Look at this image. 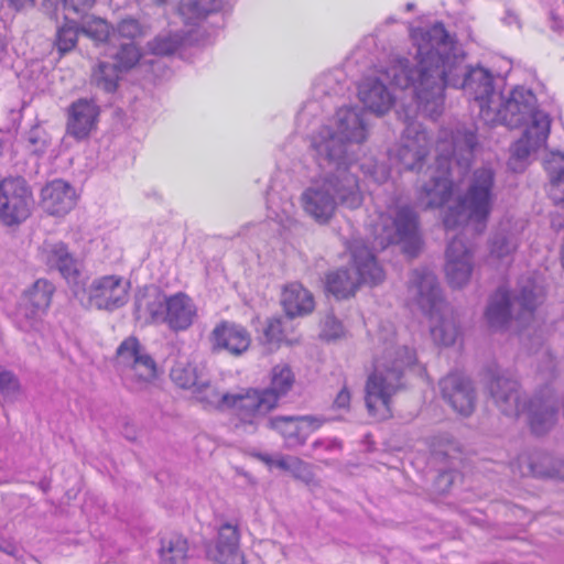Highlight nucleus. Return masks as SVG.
<instances>
[{
    "mask_svg": "<svg viewBox=\"0 0 564 564\" xmlns=\"http://www.w3.org/2000/svg\"><path fill=\"white\" fill-rule=\"evenodd\" d=\"M417 45V67L395 64L390 75L401 87H414L417 110L435 119L444 107L446 86L459 88L479 108V116L496 123L498 109L507 99L497 94L489 69L465 64V55L441 22L421 29L414 35Z\"/></svg>",
    "mask_w": 564,
    "mask_h": 564,
    "instance_id": "obj_1",
    "label": "nucleus"
},
{
    "mask_svg": "<svg viewBox=\"0 0 564 564\" xmlns=\"http://www.w3.org/2000/svg\"><path fill=\"white\" fill-rule=\"evenodd\" d=\"M369 130L370 123L365 109L357 106L337 109L329 123L321 127L311 137V149L318 166L349 165L352 171L362 172L375 183H384L390 173L383 164L372 159L359 162L349 153V145L364 143L368 139Z\"/></svg>",
    "mask_w": 564,
    "mask_h": 564,
    "instance_id": "obj_2",
    "label": "nucleus"
},
{
    "mask_svg": "<svg viewBox=\"0 0 564 564\" xmlns=\"http://www.w3.org/2000/svg\"><path fill=\"white\" fill-rule=\"evenodd\" d=\"M349 165L333 164L314 180L301 195L304 212L321 225L328 224L338 206L357 209L364 203L358 172Z\"/></svg>",
    "mask_w": 564,
    "mask_h": 564,
    "instance_id": "obj_3",
    "label": "nucleus"
},
{
    "mask_svg": "<svg viewBox=\"0 0 564 564\" xmlns=\"http://www.w3.org/2000/svg\"><path fill=\"white\" fill-rule=\"evenodd\" d=\"M496 123L511 129L525 126L522 137L511 147L509 165L517 171L516 164L524 162L531 153L543 145L550 134L551 118L536 106V97L530 89L517 87L498 109Z\"/></svg>",
    "mask_w": 564,
    "mask_h": 564,
    "instance_id": "obj_4",
    "label": "nucleus"
},
{
    "mask_svg": "<svg viewBox=\"0 0 564 564\" xmlns=\"http://www.w3.org/2000/svg\"><path fill=\"white\" fill-rule=\"evenodd\" d=\"M477 145L476 132L471 129H456L451 141L441 139L437 143V172L433 174L417 194V204L424 209L438 208L448 202L453 194L451 170L455 163L466 171L474 159Z\"/></svg>",
    "mask_w": 564,
    "mask_h": 564,
    "instance_id": "obj_5",
    "label": "nucleus"
},
{
    "mask_svg": "<svg viewBox=\"0 0 564 564\" xmlns=\"http://www.w3.org/2000/svg\"><path fill=\"white\" fill-rule=\"evenodd\" d=\"M486 389L502 414L516 417L528 411L529 423L534 434H545L555 424L557 401L553 397H534L527 406L519 382L506 372L488 371Z\"/></svg>",
    "mask_w": 564,
    "mask_h": 564,
    "instance_id": "obj_6",
    "label": "nucleus"
},
{
    "mask_svg": "<svg viewBox=\"0 0 564 564\" xmlns=\"http://www.w3.org/2000/svg\"><path fill=\"white\" fill-rule=\"evenodd\" d=\"M415 360V352L406 346L389 347L383 356L375 360V369L368 377L365 395L371 416L383 420L391 415V398L402 388L403 372Z\"/></svg>",
    "mask_w": 564,
    "mask_h": 564,
    "instance_id": "obj_7",
    "label": "nucleus"
},
{
    "mask_svg": "<svg viewBox=\"0 0 564 564\" xmlns=\"http://www.w3.org/2000/svg\"><path fill=\"white\" fill-rule=\"evenodd\" d=\"M409 294L420 310L431 318V335L434 341L443 346L453 345L459 330L444 301L436 275L425 268L413 270Z\"/></svg>",
    "mask_w": 564,
    "mask_h": 564,
    "instance_id": "obj_8",
    "label": "nucleus"
},
{
    "mask_svg": "<svg viewBox=\"0 0 564 564\" xmlns=\"http://www.w3.org/2000/svg\"><path fill=\"white\" fill-rule=\"evenodd\" d=\"M497 198L496 173L489 166L476 169L469 180L467 189L444 216L446 229L475 223L482 228L494 209Z\"/></svg>",
    "mask_w": 564,
    "mask_h": 564,
    "instance_id": "obj_9",
    "label": "nucleus"
},
{
    "mask_svg": "<svg viewBox=\"0 0 564 564\" xmlns=\"http://www.w3.org/2000/svg\"><path fill=\"white\" fill-rule=\"evenodd\" d=\"M542 301V289L530 278L521 279L512 294L502 288L498 289L490 299L486 317L495 328L506 327L511 318L527 323Z\"/></svg>",
    "mask_w": 564,
    "mask_h": 564,
    "instance_id": "obj_10",
    "label": "nucleus"
},
{
    "mask_svg": "<svg viewBox=\"0 0 564 564\" xmlns=\"http://www.w3.org/2000/svg\"><path fill=\"white\" fill-rule=\"evenodd\" d=\"M348 249L356 274L348 269H340L326 275V290L337 299L354 295L361 283L377 285L384 280L382 267L364 240L354 239L349 242Z\"/></svg>",
    "mask_w": 564,
    "mask_h": 564,
    "instance_id": "obj_11",
    "label": "nucleus"
},
{
    "mask_svg": "<svg viewBox=\"0 0 564 564\" xmlns=\"http://www.w3.org/2000/svg\"><path fill=\"white\" fill-rule=\"evenodd\" d=\"M294 380L290 366L281 364L272 368L268 388L245 390V398L238 399V411L249 422L250 433H254L268 413L276 408L280 398L292 389Z\"/></svg>",
    "mask_w": 564,
    "mask_h": 564,
    "instance_id": "obj_12",
    "label": "nucleus"
},
{
    "mask_svg": "<svg viewBox=\"0 0 564 564\" xmlns=\"http://www.w3.org/2000/svg\"><path fill=\"white\" fill-rule=\"evenodd\" d=\"M375 243L381 249L390 245L400 243L403 251L411 257L416 256L420 249L419 216L408 205L389 208L380 213L373 225Z\"/></svg>",
    "mask_w": 564,
    "mask_h": 564,
    "instance_id": "obj_13",
    "label": "nucleus"
},
{
    "mask_svg": "<svg viewBox=\"0 0 564 564\" xmlns=\"http://www.w3.org/2000/svg\"><path fill=\"white\" fill-rule=\"evenodd\" d=\"M117 366L127 386L141 390L156 377V364L134 336L126 338L117 348Z\"/></svg>",
    "mask_w": 564,
    "mask_h": 564,
    "instance_id": "obj_14",
    "label": "nucleus"
},
{
    "mask_svg": "<svg viewBox=\"0 0 564 564\" xmlns=\"http://www.w3.org/2000/svg\"><path fill=\"white\" fill-rule=\"evenodd\" d=\"M400 62L406 63L410 67H417V61L415 63L410 62L408 58L399 57L394 58L390 62L389 66L379 72L378 76H369L366 77L358 86V97L360 101L364 104L365 108L370 110L376 115H383L391 109L394 104V96L386 85V82H389L391 85L400 88V89H411L413 93L415 102L417 104V99L415 96L414 87H401L394 80V78L389 74L391 68L399 64Z\"/></svg>",
    "mask_w": 564,
    "mask_h": 564,
    "instance_id": "obj_15",
    "label": "nucleus"
},
{
    "mask_svg": "<svg viewBox=\"0 0 564 564\" xmlns=\"http://www.w3.org/2000/svg\"><path fill=\"white\" fill-rule=\"evenodd\" d=\"M32 192L22 177L0 182V220L6 226L22 224L31 215Z\"/></svg>",
    "mask_w": 564,
    "mask_h": 564,
    "instance_id": "obj_16",
    "label": "nucleus"
},
{
    "mask_svg": "<svg viewBox=\"0 0 564 564\" xmlns=\"http://www.w3.org/2000/svg\"><path fill=\"white\" fill-rule=\"evenodd\" d=\"M431 140L422 124L410 120L406 122L400 143L390 150L389 155L391 160L400 163L404 170H420L429 154Z\"/></svg>",
    "mask_w": 564,
    "mask_h": 564,
    "instance_id": "obj_17",
    "label": "nucleus"
},
{
    "mask_svg": "<svg viewBox=\"0 0 564 564\" xmlns=\"http://www.w3.org/2000/svg\"><path fill=\"white\" fill-rule=\"evenodd\" d=\"M37 261L47 271H57L68 284L82 283V262L69 251L68 246L61 240H45L39 246Z\"/></svg>",
    "mask_w": 564,
    "mask_h": 564,
    "instance_id": "obj_18",
    "label": "nucleus"
},
{
    "mask_svg": "<svg viewBox=\"0 0 564 564\" xmlns=\"http://www.w3.org/2000/svg\"><path fill=\"white\" fill-rule=\"evenodd\" d=\"M270 430L276 431L284 438L288 448L305 444L308 436L318 430L326 420L315 415H276L262 421Z\"/></svg>",
    "mask_w": 564,
    "mask_h": 564,
    "instance_id": "obj_19",
    "label": "nucleus"
},
{
    "mask_svg": "<svg viewBox=\"0 0 564 564\" xmlns=\"http://www.w3.org/2000/svg\"><path fill=\"white\" fill-rule=\"evenodd\" d=\"M129 283L118 275H105L93 280L88 289L87 301L90 307L115 311L128 301Z\"/></svg>",
    "mask_w": 564,
    "mask_h": 564,
    "instance_id": "obj_20",
    "label": "nucleus"
},
{
    "mask_svg": "<svg viewBox=\"0 0 564 564\" xmlns=\"http://www.w3.org/2000/svg\"><path fill=\"white\" fill-rule=\"evenodd\" d=\"M443 400L459 415L475 411L477 394L471 380L463 373L451 372L440 381Z\"/></svg>",
    "mask_w": 564,
    "mask_h": 564,
    "instance_id": "obj_21",
    "label": "nucleus"
},
{
    "mask_svg": "<svg viewBox=\"0 0 564 564\" xmlns=\"http://www.w3.org/2000/svg\"><path fill=\"white\" fill-rule=\"evenodd\" d=\"M445 274L452 288L465 286L474 269V250L462 237H454L447 245L445 252Z\"/></svg>",
    "mask_w": 564,
    "mask_h": 564,
    "instance_id": "obj_22",
    "label": "nucleus"
},
{
    "mask_svg": "<svg viewBox=\"0 0 564 564\" xmlns=\"http://www.w3.org/2000/svg\"><path fill=\"white\" fill-rule=\"evenodd\" d=\"M99 107L94 100L78 99L74 101L67 113L66 133L76 141L87 139L96 128Z\"/></svg>",
    "mask_w": 564,
    "mask_h": 564,
    "instance_id": "obj_23",
    "label": "nucleus"
},
{
    "mask_svg": "<svg viewBox=\"0 0 564 564\" xmlns=\"http://www.w3.org/2000/svg\"><path fill=\"white\" fill-rule=\"evenodd\" d=\"M210 341L214 350H226L234 356H240L248 350L251 337L243 326L223 321L213 329Z\"/></svg>",
    "mask_w": 564,
    "mask_h": 564,
    "instance_id": "obj_24",
    "label": "nucleus"
},
{
    "mask_svg": "<svg viewBox=\"0 0 564 564\" xmlns=\"http://www.w3.org/2000/svg\"><path fill=\"white\" fill-rule=\"evenodd\" d=\"M521 241V231L509 221L500 223L488 240L489 259L510 264Z\"/></svg>",
    "mask_w": 564,
    "mask_h": 564,
    "instance_id": "obj_25",
    "label": "nucleus"
},
{
    "mask_svg": "<svg viewBox=\"0 0 564 564\" xmlns=\"http://www.w3.org/2000/svg\"><path fill=\"white\" fill-rule=\"evenodd\" d=\"M167 296L156 286L140 289L134 297L135 318L144 324H163Z\"/></svg>",
    "mask_w": 564,
    "mask_h": 564,
    "instance_id": "obj_26",
    "label": "nucleus"
},
{
    "mask_svg": "<svg viewBox=\"0 0 564 564\" xmlns=\"http://www.w3.org/2000/svg\"><path fill=\"white\" fill-rule=\"evenodd\" d=\"M194 393L200 402L207 406H213L219 410H230L237 420L236 427H242L246 432L250 433L249 422L245 420L238 411V399L245 398V391L240 393H220L206 380L202 379L194 388Z\"/></svg>",
    "mask_w": 564,
    "mask_h": 564,
    "instance_id": "obj_27",
    "label": "nucleus"
},
{
    "mask_svg": "<svg viewBox=\"0 0 564 564\" xmlns=\"http://www.w3.org/2000/svg\"><path fill=\"white\" fill-rule=\"evenodd\" d=\"M239 541L238 527L223 523L218 529L215 547L208 550V555L218 564H245Z\"/></svg>",
    "mask_w": 564,
    "mask_h": 564,
    "instance_id": "obj_28",
    "label": "nucleus"
},
{
    "mask_svg": "<svg viewBox=\"0 0 564 564\" xmlns=\"http://www.w3.org/2000/svg\"><path fill=\"white\" fill-rule=\"evenodd\" d=\"M197 316L194 301L183 292L167 296L163 324L174 332L189 328Z\"/></svg>",
    "mask_w": 564,
    "mask_h": 564,
    "instance_id": "obj_29",
    "label": "nucleus"
},
{
    "mask_svg": "<svg viewBox=\"0 0 564 564\" xmlns=\"http://www.w3.org/2000/svg\"><path fill=\"white\" fill-rule=\"evenodd\" d=\"M43 208L50 215H64L75 205V189L63 180H54L46 184L41 193Z\"/></svg>",
    "mask_w": 564,
    "mask_h": 564,
    "instance_id": "obj_30",
    "label": "nucleus"
},
{
    "mask_svg": "<svg viewBox=\"0 0 564 564\" xmlns=\"http://www.w3.org/2000/svg\"><path fill=\"white\" fill-rule=\"evenodd\" d=\"M281 303L286 315L290 317L306 315L314 308L312 293L296 282L290 283L284 288Z\"/></svg>",
    "mask_w": 564,
    "mask_h": 564,
    "instance_id": "obj_31",
    "label": "nucleus"
},
{
    "mask_svg": "<svg viewBox=\"0 0 564 564\" xmlns=\"http://www.w3.org/2000/svg\"><path fill=\"white\" fill-rule=\"evenodd\" d=\"M544 167L550 178L549 196L556 206L564 208V154L551 153Z\"/></svg>",
    "mask_w": 564,
    "mask_h": 564,
    "instance_id": "obj_32",
    "label": "nucleus"
},
{
    "mask_svg": "<svg viewBox=\"0 0 564 564\" xmlns=\"http://www.w3.org/2000/svg\"><path fill=\"white\" fill-rule=\"evenodd\" d=\"M121 72L113 62L100 61L93 69L91 84L106 93H113L118 87Z\"/></svg>",
    "mask_w": 564,
    "mask_h": 564,
    "instance_id": "obj_33",
    "label": "nucleus"
},
{
    "mask_svg": "<svg viewBox=\"0 0 564 564\" xmlns=\"http://www.w3.org/2000/svg\"><path fill=\"white\" fill-rule=\"evenodd\" d=\"M188 552V543L180 534L162 538L160 555L164 564H184Z\"/></svg>",
    "mask_w": 564,
    "mask_h": 564,
    "instance_id": "obj_34",
    "label": "nucleus"
},
{
    "mask_svg": "<svg viewBox=\"0 0 564 564\" xmlns=\"http://www.w3.org/2000/svg\"><path fill=\"white\" fill-rule=\"evenodd\" d=\"M518 460L520 473L523 476L547 478L557 475L556 470L549 466L551 458L547 455H524L520 456Z\"/></svg>",
    "mask_w": 564,
    "mask_h": 564,
    "instance_id": "obj_35",
    "label": "nucleus"
},
{
    "mask_svg": "<svg viewBox=\"0 0 564 564\" xmlns=\"http://www.w3.org/2000/svg\"><path fill=\"white\" fill-rule=\"evenodd\" d=\"M44 314V311H40L33 305L21 301L14 313V324L24 333L39 332L43 323L42 318Z\"/></svg>",
    "mask_w": 564,
    "mask_h": 564,
    "instance_id": "obj_36",
    "label": "nucleus"
},
{
    "mask_svg": "<svg viewBox=\"0 0 564 564\" xmlns=\"http://www.w3.org/2000/svg\"><path fill=\"white\" fill-rule=\"evenodd\" d=\"M54 290L55 288L52 282L45 279H39L25 292L22 301L33 305L40 311L46 312L51 304Z\"/></svg>",
    "mask_w": 564,
    "mask_h": 564,
    "instance_id": "obj_37",
    "label": "nucleus"
},
{
    "mask_svg": "<svg viewBox=\"0 0 564 564\" xmlns=\"http://www.w3.org/2000/svg\"><path fill=\"white\" fill-rule=\"evenodd\" d=\"M170 377L178 387L193 390L202 380L196 367L186 360H177L171 369Z\"/></svg>",
    "mask_w": 564,
    "mask_h": 564,
    "instance_id": "obj_38",
    "label": "nucleus"
},
{
    "mask_svg": "<svg viewBox=\"0 0 564 564\" xmlns=\"http://www.w3.org/2000/svg\"><path fill=\"white\" fill-rule=\"evenodd\" d=\"M221 6L223 0H189L181 3L180 12L188 19H204L218 11Z\"/></svg>",
    "mask_w": 564,
    "mask_h": 564,
    "instance_id": "obj_39",
    "label": "nucleus"
},
{
    "mask_svg": "<svg viewBox=\"0 0 564 564\" xmlns=\"http://www.w3.org/2000/svg\"><path fill=\"white\" fill-rule=\"evenodd\" d=\"M80 34L91 39L96 43H104L109 39L110 28L108 23L100 18L84 17L78 25Z\"/></svg>",
    "mask_w": 564,
    "mask_h": 564,
    "instance_id": "obj_40",
    "label": "nucleus"
},
{
    "mask_svg": "<svg viewBox=\"0 0 564 564\" xmlns=\"http://www.w3.org/2000/svg\"><path fill=\"white\" fill-rule=\"evenodd\" d=\"M22 393V386L18 376L0 366V398L4 403L15 402Z\"/></svg>",
    "mask_w": 564,
    "mask_h": 564,
    "instance_id": "obj_41",
    "label": "nucleus"
},
{
    "mask_svg": "<svg viewBox=\"0 0 564 564\" xmlns=\"http://www.w3.org/2000/svg\"><path fill=\"white\" fill-rule=\"evenodd\" d=\"M79 30L75 21H67L56 32L55 45L61 54H65L75 47Z\"/></svg>",
    "mask_w": 564,
    "mask_h": 564,
    "instance_id": "obj_42",
    "label": "nucleus"
},
{
    "mask_svg": "<svg viewBox=\"0 0 564 564\" xmlns=\"http://www.w3.org/2000/svg\"><path fill=\"white\" fill-rule=\"evenodd\" d=\"M183 40V36L177 33L158 35L149 43V48L154 55H171L178 50Z\"/></svg>",
    "mask_w": 564,
    "mask_h": 564,
    "instance_id": "obj_43",
    "label": "nucleus"
},
{
    "mask_svg": "<svg viewBox=\"0 0 564 564\" xmlns=\"http://www.w3.org/2000/svg\"><path fill=\"white\" fill-rule=\"evenodd\" d=\"M267 208L268 217L280 224H283L286 219H289L293 209V205L289 198H280V203H278L276 193L269 191L267 194Z\"/></svg>",
    "mask_w": 564,
    "mask_h": 564,
    "instance_id": "obj_44",
    "label": "nucleus"
},
{
    "mask_svg": "<svg viewBox=\"0 0 564 564\" xmlns=\"http://www.w3.org/2000/svg\"><path fill=\"white\" fill-rule=\"evenodd\" d=\"M345 83L334 74H324L314 84L315 96H338L343 95Z\"/></svg>",
    "mask_w": 564,
    "mask_h": 564,
    "instance_id": "obj_45",
    "label": "nucleus"
},
{
    "mask_svg": "<svg viewBox=\"0 0 564 564\" xmlns=\"http://www.w3.org/2000/svg\"><path fill=\"white\" fill-rule=\"evenodd\" d=\"M48 145L50 137L40 126L32 127L25 134V147L32 154L42 155Z\"/></svg>",
    "mask_w": 564,
    "mask_h": 564,
    "instance_id": "obj_46",
    "label": "nucleus"
},
{
    "mask_svg": "<svg viewBox=\"0 0 564 564\" xmlns=\"http://www.w3.org/2000/svg\"><path fill=\"white\" fill-rule=\"evenodd\" d=\"M141 58L139 48L133 42L122 43L115 55L116 62L121 70L132 68Z\"/></svg>",
    "mask_w": 564,
    "mask_h": 564,
    "instance_id": "obj_47",
    "label": "nucleus"
},
{
    "mask_svg": "<svg viewBox=\"0 0 564 564\" xmlns=\"http://www.w3.org/2000/svg\"><path fill=\"white\" fill-rule=\"evenodd\" d=\"M343 448V443L338 438H319L313 442L312 451L313 454L311 457L315 458L318 462L327 464V459H325L321 451H325L327 453H339Z\"/></svg>",
    "mask_w": 564,
    "mask_h": 564,
    "instance_id": "obj_48",
    "label": "nucleus"
},
{
    "mask_svg": "<svg viewBox=\"0 0 564 564\" xmlns=\"http://www.w3.org/2000/svg\"><path fill=\"white\" fill-rule=\"evenodd\" d=\"M117 32L121 37L132 41L135 37L143 35L144 28L137 19L127 18L118 23Z\"/></svg>",
    "mask_w": 564,
    "mask_h": 564,
    "instance_id": "obj_49",
    "label": "nucleus"
},
{
    "mask_svg": "<svg viewBox=\"0 0 564 564\" xmlns=\"http://www.w3.org/2000/svg\"><path fill=\"white\" fill-rule=\"evenodd\" d=\"M344 334V326L334 315H326L322 323L321 336L327 340L339 338Z\"/></svg>",
    "mask_w": 564,
    "mask_h": 564,
    "instance_id": "obj_50",
    "label": "nucleus"
},
{
    "mask_svg": "<svg viewBox=\"0 0 564 564\" xmlns=\"http://www.w3.org/2000/svg\"><path fill=\"white\" fill-rule=\"evenodd\" d=\"M263 339L269 345H278L283 339L282 323L280 319H270L263 330Z\"/></svg>",
    "mask_w": 564,
    "mask_h": 564,
    "instance_id": "obj_51",
    "label": "nucleus"
},
{
    "mask_svg": "<svg viewBox=\"0 0 564 564\" xmlns=\"http://www.w3.org/2000/svg\"><path fill=\"white\" fill-rule=\"evenodd\" d=\"M431 446L435 455L444 456L449 455V451L456 448L453 440L447 434L433 437Z\"/></svg>",
    "mask_w": 564,
    "mask_h": 564,
    "instance_id": "obj_52",
    "label": "nucleus"
},
{
    "mask_svg": "<svg viewBox=\"0 0 564 564\" xmlns=\"http://www.w3.org/2000/svg\"><path fill=\"white\" fill-rule=\"evenodd\" d=\"M65 10L73 11L76 14H84L90 9L95 0H63Z\"/></svg>",
    "mask_w": 564,
    "mask_h": 564,
    "instance_id": "obj_53",
    "label": "nucleus"
},
{
    "mask_svg": "<svg viewBox=\"0 0 564 564\" xmlns=\"http://www.w3.org/2000/svg\"><path fill=\"white\" fill-rule=\"evenodd\" d=\"M289 471L296 478L307 479L310 476L308 464L297 457H292Z\"/></svg>",
    "mask_w": 564,
    "mask_h": 564,
    "instance_id": "obj_54",
    "label": "nucleus"
},
{
    "mask_svg": "<svg viewBox=\"0 0 564 564\" xmlns=\"http://www.w3.org/2000/svg\"><path fill=\"white\" fill-rule=\"evenodd\" d=\"M350 403V392L344 387L334 400V406L337 409H347Z\"/></svg>",
    "mask_w": 564,
    "mask_h": 564,
    "instance_id": "obj_55",
    "label": "nucleus"
},
{
    "mask_svg": "<svg viewBox=\"0 0 564 564\" xmlns=\"http://www.w3.org/2000/svg\"><path fill=\"white\" fill-rule=\"evenodd\" d=\"M8 46L9 41L7 37L6 26L0 20V63H2L8 57Z\"/></svg>",
    "mask_w": 564,
    "mask_h": 564,
    "instance_id": "obj_56",
    "label": "nucleus"
},
{
    "mask_svg": "<svg viewBox=\"0 0 564 564\" xmlns=\"http://www.w3.org/2000/svg\"><path fill=\"white\" fill-rule=\"evenodd\" d=\"M34 0H6L9 7L19 11L33 4Z\"/></svg>",
    "mask_w": 564,
    "mask_h": 564,
    "instance_id": "obj_57",
    "label": "nucleus"
},
{
    "mask_svg": "<svg viewBox=\"0 0 564 564\" xmlns=\"http://www.w3.org/2000/svg\"><path fill=\"white\" fill-rule=\"evenodd\" d=\"M292 463V456H289V457H284V456H281L276 459H274V465L275 467L282 469V470H286L289 471L290 469V465Z\"/></svg>",
    "mask_w": 564,
    "mask_h": 564,
    "instance_id": "obj_58",
    "label": "nucleus"
},
{
    "mask_svg": "<svg viewBox=\"0 0 564 564\" xmlns=\"http://www.w3.org/2000/svg\"><path fill=\"white\" fill-rule=\"evenodd\" d=\"M0 550L9 555H15L18 552L17 546L11 542H3L0 544Z\"/></svg>",
    "mask_w": 564,
    "mask_h": 564,
    "instance_id": "obj_59",
    "label": "nucleus"
},
{
    "mask_svg": "<svg viewBox=\"0 0 564 564\" xmlns=\"http://www.w3.org/2000/svg\"><path fill=\"white\" fill-rule=\"evenodd\" d=\"M259 458L262 462H264L267 465H269V466H273L274 465V459L271 456L267 455V454H260Z\"/></svg>",
    "mask_w": 564,
    "mask_h": 564,
    "instance_id": "obj_60",
    "label": "nucleus"
},
{
    "mask_svg": "<svg viewBox=\"0 0 564 564\" xmlns=\"http://www.w3.org/2000/svg\"><path fill=\"white\" fill-rule=\"evenodd\" d=\"M505 23L512 24L518 22V17L516 14L508 13L505 19Z\"/></svg>",
    "mask_w": 564,
    "mask_h": 564,
    "instance_id": "obj_61",
    "label": "nucleus"
},
{
    "mask_svg": "<svg viewBox=\"0 0 564 564\" xmlns=\"http://www.w3.org/2000/svg\"><path fill=\"white\" fill-rule=\"evenodd\" d=\"M535 344L539 346L542 344V337L540 335L534 338V345Z\"/></svg>",
    "mask_w": 564,
    "mask_h": 564,
    "instance_id": "obj_62",
    "label": "nucleus"
},
{
    "mask_svg": "<svg viewBox=\"0 0 564 564\" xmlns=\"http://www.w3.org/2000/svg\"><path fill=\"white\" fill-rule=\"evenodd\" d=\"M414 4L413 3H408L406 4V10L408 11H411L413 9Z\"/></svg>",
    "mask_w": 564,
    "mask_h": 564,
    "instance_id": "obj_63",
    "label": "nucleus"
},
{
    "mask_svg": "<svg viewBox=\"0 0 564 564\" xmlns=\"http://www.w3.org/2000/svg\"><path fill=\"white\" fill-rule=\"evenodd\" d=\"M188 21H192V24H195V19H188L187 17H185Z\"/></svg>",
    "mask_w": 564,
    "mask_h": 564,
    "instance_id": "obj_64",
    "label": "nucleus"
}]
</instances>
